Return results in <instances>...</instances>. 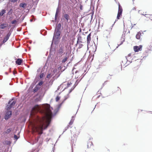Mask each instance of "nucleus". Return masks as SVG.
<instances>
[{"label": "nucleus", "instance_id": "obj_1", "mask_svg": "<svg viewBox=\"0 0 152 152\" xmlns=\"http://www.w3.org/2000/svg\"><path fill=\"white\" fill-rule=\"evenodd\" d=\"M52 108L48 104L35 105L32 109L30 116V124L33 132L42 133L47 128L53 116Z\"/></svg>", "mask_w": 152, "mask_h": 152}, {"label": "nucleus", "instance_id": "obj_2", "mask_svg": "<svg viewBox=\"0 0 152 152\" xmlns=\"http://www.w3.org/2000/svg\"><path fill=\"white\" fill-rule=\"evenodd\" d=\"M131 54H129L127 56L125 57L123 59L122 64L126 66L131 63V59L130 57Z\"/></svg>", "mask_w": 152, "mask_h": 152}, {"label": "nucleus", "instance_id": "obj_3", "mask_svg": "<svg viewBox=\"0 0 152 152\" xmlns=\"http://www.w3.org/2000/svg\"><path fill=\"white\" fill-rule=\"evenodd\" d=\"M12 100L10 101L7 106V109L8 110H10L15 105L16 102L13 101L12 102Z\"/></svg>", "mask_w": 152, "mask_h": 152}, {"label": "nucleus", "instance_id": "obj_4", "mask_svg": "<svg viewBox=\"0 0 152 152\" xmlns=\"http://www.w3.org/2000/svg\"><path fill=\"white\" fill-rule=\"evenodd\" d=\"M60 35V30H55V31L54 33L53 39L54 40L55 39H58L59 38Z\"/></svg>", "mask_w": 152, "mask_h": 152}, {"label": "nucleus", "instance_id": "obj_5", "mask_svg": "<svg viewBox=\"0 0 152 152\" xmlns=\"http://www.w3.org/2000/svg\"><path fill=\"white\" fill-rule=\"evenodd\" d=\"M64 53V47H60V48L57 51V56L59 57L61 56Z\"/></svg>", "mask_w": 152, "mask_h": 152}, {"label": "nucleus", "instance_id": "obj_6", "mask_svg": "<svg viewBox=\"0 0 152 152\" xmlns=\"http://www.w3.org/2000/svg\"><path fill=\"white\" fill-rule=\"evenodd\" d=\"M142 46L141 45L139 46H136L134 47V50L135 52H138L142 50Z\"/></svg>", "mask_w": 152, "mask_h": 152}, {"label": "nucleus", "instance_id": "obj_7", "mask_svg": "<svg viewBox=\"0 0 152 152\" xmlns=\"http://www.w3.org/2000/svg\"><path fill=\"white\" fill-rule=\"evenodd\" d=\"M12 114V112L11 111H8L6 113V115L4 117V119L6 120H7L9 118L11 117Z\"/></svg>", "mask_w": 152, "mask_h": 152}, {"label": "nucleus", "instance_id": "obj_8", "mask_svg": "<svg viewBox=\"0 0 152 152\" xmlns=\"http://www.w3.org/2000/svg\"><path fill=\"white\" fill-rule=\"evenodd\" d=\"M11 35V33L10 32H9L6 36L4 37L3 41L2 42L3 43H5L6 42L7 40L9 39V38Z\"/></svg>", "mask_w": 152, "mask_h": 152}, {"label": "nucleus", "instance_id": "obj_9", "mask_svg": "<svg viewBox=\"0 0 152 152\" xmlns=\"http://www.w3.org/2000/svg\"><path fill=\"white\" fill-rule=\"evenodd\" d=\"M7 26L8 25L7 23H2L0 25V28L3 29L7 27Z\"/></svg>", "mask_w": 152, "mask_h": 152}, {"label": "nucleus", "instance_id": "obj_10", "mask_svg": "<svg viewBox=\"0 0 152 152\" xmlns=\"http://www.w3.org/2000/svg\"><path fill=\"white\" fill-rule=\"evenodd\" d=\"M22 62V60L20 58H18L16 61V64L18 65H20Z\"/></svg>", "mask_w": 152, "mask_h": 152}, {"label": "nucleus", "instance_id": "obj_11", "mask_svg": "<svg viewBox=\"0 0 152 152\" xmlns=\"http://www.w3.org/2000/svg\"><path fill=\"white\" fill-rule=\"evenodd\" d=\"M53 80H51L49 83H47L46 84V86L48 87V88L50 87L53 83Z\"/></svg>", "mask_w": 152, "mask_h": 152}, {"label": "nucleus", "instance_id": "obj_12", "mask_svg": "<svg viewBox=\"0 0 152 152\" xmlns=\"http://www.w3.org/2000/svg\"><path fill=\"white\" fill-rule=\"evenodd\" d=\"M122 9L121 7L120 6L119 4L118 5V13L122 14Z\"/></svg>", "mask_w": 152, "mask_h": 152}, {"label": "nucleus", "instance_id": "obj_13", "mask_svg": "<svg viewBox=\"0 0 152 152\" xmlns=\"http://www.w3.org/2000/svg\"><path fill=\"white\" fill-rule=\"evenodd\" d=\"M91 40V34H89L87 37V43L88 44L90 43Z\"/></svg>", "mask_w": 152, "mask_h": 152}, {"label": "nucleus", "instance_id": "obj_14", "mask_svg": "<svg viewBox=\"0 0 152 152\" xmlns=\"http://www.w3.org/2000/svg\"><path fill=\"white\" fill-rule=\"evenodd\" d=\"M6 10H2L0 12V17L2 16L6 12Z\"/></svg>", "mask_w": 152, "mask_h": 152}, {"label": "nucleus", "instance_id": "obj_15", "mask_svg": "<svg viewBox=\"0 0 152 152\" xmlns=\"http://www.w3.org/2000/svg\"><path fill=\"white\" fill-rule=\"evenodd\" d=\"M61 24L58 23L57 25V26H56L55 30H60L61 29Z\"/></svg>", "mask_w": 152, "mask_h": 152}, {"label": "nucleus", "instance_id": "obj_16", "mask_svg": "<svg viewBox=\"0 0 152 152\" xmlns=\"http://www.w3.org/2000/svg\"><path fill=\"white\" fill-rule=\"evenodd\" d=\"M141 32H138L136 35V38L137 39H139L140 38V36L141 35Z\"/></svg>", "mask_w": 152, "mask_h": 152}, {"label": "nucleus", "instance_id": "obj_17", "mask_svg": "<svg viewBox=\"0 0 152 152\" xmlns=\"http://www.w3.org/2000/svg\"><path fill=\"white\" fill-rule=\"evenodd\" d=\"M26 5V4L23 3H21L20 4V7L23 8H25Z\"/></svg>", "mask_w": 152, "mask_h": 152}, {"label": "nucleus", "instance_id": "obj_18", "mask_svg": "<svg viewBox=\"0 0 152 152\" xmlns=\"http://www.w3.org/2000/svg\"><path fill=\"white\" fill-rule=\"evenodd\" d=\"M64 18L66 20L67 22H68V19H69V15L67 14L64 15Z\"/></svg>", "mask_w": 152, "mask_h": 152}, {"label": "nucleus", "instance_id": "obj_19", "mask_svg": "<svg viewBox=\"0 0 152 152\" xmlns=\"http://www.w3.org/2000/svg\"><path fill=\"white\" fill-rule=\"evenodd\" d=\"M62 103L60 104H58V105H57V108H56L57 109H56V111H58L59 109H60V108L61 106L62 105Z\"/></svg>", "mask_w": 152, "mask_h": 152}, {"label": "nucleus", "instance_id": "obj_20", "mask_svg": "<svg viewBox=\"0 0 152 152\" xmlns=\"http://www.w3.org/2000/svg\"><path fill=\"white\" fill-rule=\"evenodd\" d=\"M13 11V10L12 9H10L9 11L7 13V14L10 15L11 14H12Z\"/></svg>", "mask_w": 152, "mask_h": 152}, {"label": "nucleus", "instance_id": "obj_21", "mask_svg": "<svg viewBox=\"0 0 152 152\" xmlns=\"http://www.w3.org/2000/svg\"><path fill=\"white\" fill-rule=\"evenodd\" d=\"M140 14L141 15H144L145 17H146L147 18H149L150 16H151V15H149L144 14L142 13H140Z\"/></svg>", "mask_w": 152, "mask_h": 152}, {"label": "nucleus", "instance_id": "obj_22", "mask_svg": "<svg viewBox=\"0 0 152 152\" xmlns=\"http://www.w3.org/2000/svg\"><path fill=\"white\" fill-rule=\"evenodd\" d=\"M11 131L10 129H8L5 132L6 134L9 133Z\"/></svg>", "mask_w": 152, "mask_h": 152}, {"label": "nucleus", "instance_id": "obj_23", "mask_svg": "<svg viewBox=\"0 0 152 152\" xmlns=\"http://www.w3.org/2000/svg\"><path fill=\"white\" fill-rule=\"evenodd\" d=\"M68 58L67 57H65L64 58V59H63L62 60V62L64 63L66 61Z\"/></svg>", "mask_w": 152, "mask_h": 152}, {"label": "nucleus", "instance_id": "obj_24", "mask_svg": "<svg viewBox=\"0 0 152 152\" xmlns=\"http://www.w3.org/2000/svg\"><path fill=\"white\" fill-rule=\"evenodd\" d=\"M18 21L16 20H14L11 23L12 24H14L16 23Z\"/></svg>", "mask_w": 152, "mask_h": 152}, {"label": "nucleus", "instance_id": "obj_25", "mask_svg": "<svg viewBox=\"0 0 152 152\" xmlns=\"http://www.w3.org/2000/svg\"><path fill=\"white\" fill-rule=\"evenodd\" d=\"M51 77V74H48L47 76V77L48 78H50Z\"/></svg>", "mask_w": 152, "mask_h": 152}, {"label": "nucleus", "instance_id": "obj_26", "mask_svg": "<svg viewBox=\"0 0 152 152\" xmlns=\"http://www.w3.org/2000/svg\"><path fill=\"white\" fill-rule=\"evenodd\" d=\"M43 76H44L43 73H41L39 77L40 78H42V77H43Z\"/></svg>", "mask_w": 152, "mask_h": 152}, {"label": "nucleus", "instance_id": "obj_27", "mask_svg": "<svg viewBox=\"0 0 152 152\" xmlns=\"http://www.w3.org/2000/svg\"><path fill=\"white\" fill-rule=\"evenodd\" d=\"M121 15V14H119L118 13L117 16V18L118 19H119V17L120 16V15Z\"/></svg>", "mask_w": 152, "mask_h": 152}, {"label": "nucleus", "instance_id": "obj_28", "mask_svg": "<svg viewBox=\"0 0 152 152\" xmlns=\"http://www.w3.org/2000/svg\"><path fill=\"white\" fill-rule=\"evenodd\" d=\"M60 99V97L58 96H57L56 97V101H58Z\"/></svg>", "mask_w": 152, "mask_h": 152}, {"label": "nucleus", "instance_id": "obj_29", "mask_svg": "<svg viewBox=\"0 0 152 152\" xmlns=\"http://www.w3.org/2000/svg\"><path fill=\"white\" fill-rule=\"evenodd\" d=\"M124 39L123 38V40H122V41H121V43L119 44V45H118V46L117 47H116V48H117L118 47V46H119V45H121L123 42H124Z\"/></svg>", "mask_w": 152, "mask_h": 152}, {"label": "nucleus", "instance_id": "obj_30", "mask_svg": "<svg viewBox=\"0 0 152 152\" xmlns=\"http://www.w3.org/2000/svg\"><path fill=\"white\" fill-rule=\"evenodd\" d=\"M42 84L43 82L42 81H41L39 83L38 85L39 86H41L42 85Z\"/></svg>", "mask_w": 152, "mask_h": 152}, {"label": "nucleus", "instance_id": "obj_31", "mask_svg": "<svg viewBox=\"0 0 152 152\" xmlns=\"http://www.w3.org/2000/svg\"><path fill=\"white\" fill-rule=\"evenodd\" d=\"M58 12H59V10H58V8H57L56 10V15H58Z\"/></svg>", "mask_w": 152, "mask_h": 152}, {"label": "nucleus", "instance_id": "obj_32", "mask_svg": "<svg viewBox=\"0 0 152 152\" xmlns=\"http://www.w3.org/2000/svg\"><path fill=\"white\" fill-rule=\"evenodd\" d=\"M14 138L16 139V140H17L18 139V136L16 135H15L14 136Z\"/></svg>", "mask_w": 152, "mask_h": 152}, {"label": "nucleus", "instance_id": "obj_33", "mask_svg": "<svg viewBox=\"0 0 152 152\" xmlns=\"http://www.w3.org/2000/svg\"><path fill=\"white\" fill-rule=\"evenodd\" d=\"M74 118H75V116H73L72 117V118L71 120V121H74Z\"/></svg>", "mask_w": 152, "mask_h": 152}, {"label": "nucleus", "instance_id": "obj_34", "mask_svg": "<svg viewBox=\"0 0 152 152\" xmlns=\"http://www.w3.org/2000/svg\"><path fill=\"white\" fill-rule=\"evenodd\" d=\"M73 121H70V122L69 123V125H72V124L73 123Z\"/></svg>", "mask_w": 152, "mask_h": 152}, {"label": "nucleus", "instance_id": "obj_35", "mask_svg": "<svg viewBox=\"0 0 152 152\" xmlns=\"http://www.w3.org/2000/svg\"><path fill=\"white\" fill-rule=\"evenodd\" d=\"M80 38H81V37L79 36L78 37V38H77L78 40H77V43H78V42L79 40L80 39Z\"/></svg>", "mask_w": 152, "mask_h": 152}, {"label": "nucleus", "instance_id": "obj_36", "mask_svg": "<svg viewBox=\"0 0 152 152\" xmlns=\"http://www.w3.org/2000/svg\"><path fill=\"white\" fill-rule=\"evenodd\" d=\"M69 97L68 94L67 95V97H66V96L65 97V99L64 100H65L66 99Z\"/></svg>", "mask_w": 152, "mask_h": 152}, {"label": "nucleus", "instance_id": "obj_37", "mask_svg": "<svg viewBox=\"0 0 152 152\" xmlns=\"http://www.w3.org/2000/svg\"><path fill=\"white\" fill-rule=\"evenodd\" d=\"M57 17H58V15H56V14L55 15V20H56L57 19Z\"/></svg>", "mask_w": 152, "mask_h": 152}, {"label": "nucleus", "instance_id": "obj_38", "mask_svg": "<svg viewBox=\"0 0 152 152\" xmlns=\"http://www.w3.org/2000/svg\"><path fill=\"white\" fill-rule=\"evenodd\" d=\"M18 0H11V1L12 2H15L17 1Z\"/></svg>", "mask_w": 152, "mask_h": 152}, {"label": "nucleus", "instance_id": "obj_39", "mask_svg": "<svg viewBox=\"0 0 152 152\" xmlns=\"http://www.w3.org/2000/svg\"><path fill=\"white\" fill-rule=\"evenodd\" d=\"M62 84H61L60 85V86H59L58 87V88L57 89L58 90H59L60 88H61V86H62Z\"/></svg>", "mask_w": 152, "mask_h": 152}, {"label": "nucleus", "instance_id": "obj_40", "mask_svg": "<svg viewBox=\"0 0 152 152\" xmlns=\"http://www.w3.org/2000/svg\"><path fill=\"white\" fill-rule=\"evenodd\" d=\"M83 45H80V47L81 48V47Z\"/></svg>", "mask_w": 152, "mask_h": 152}, {"label": "nucleus", "instance_id": "obj_41", "mask_svg": "<svg viewBox=\"0 0 152 152\" xmlns=\"http://www.w3.org/2000/svg\"><path fill=\"white\" fill-rule=\"evenodd\" d=\"M113 25L112 26V27H111V29H112V27H113Z\"/></svg>", "mask_w": 152, "mask_h": 152}, {"label": "nucleus", "instance_id": "obj_42", "mask_svg": "<svg viewBox=\"0 0 152 152\" xmlns=\"http://www.w3.org/2000/svg\"><path fill=\"white\" fill-rule=\"evenodd\" d=\"M71 90L69 92V94L71 92Z\"/></svg>", "mask_w": 152, "mask_h": 152}, {"label": "nucleus", "instance_id": "obj_43", "mask_svg": "<svg viewBox=\"0 0 152 152\" xmlns=\"http://www.w3.org/2000/svg\"><path fill=\"white\" fill-rule=\"evenodd\" d=\"M133 10H135V8H133Z\"/></svg>", "mask_w": 152, "mask_h": 152}, {"label": "nucleus", "instance_id": "obj_44", "mask_svg": "<svg viewBox=\"0 0 152 152\" xmlns=\"http://www.w3.org/2000/svg\"><path fill=\"white\" fill-rule=\"evenodd\" d=\"M140 10H139V11H138V12H139V13H140Z\"/></svg>", "mask_w": 152, "mask_h": 152}, {"label": "nucleus", "instance_id": "obj_45", "mask_svg": "<svg viewBox=\"0 0 152 152\" xmlns=\"http://www.w3.org/2000/svg\"><path fill=\"white\" fill-rule=\"evenodd\" d=\"M2 45V44H1V45H0V46H1Z\"/></svg>", "mask_w": 152, "mask_h": 152}, {"label": "nucleus", "instance_id": "obj_46", "mask_svg": "<svg viewBox=\"0 0 152 152\" xmlns=\"http://www.w3.org/2000/svg\"><path fill=\"white\" fill-rule=\"evenodd\" d=\"M32 20H30V21H32Z\"/></svg>", "mask_w": 152, "mask_h": 152}, {"label": "nucleus", "instance_id": "obj_47", "mask_svg": "<svg viewBox=\"0 0 152 152\" xmlns=\"http://www.w3.org/2000/svg\"><path fill=\"white\" fill-rule=\"evenodd\" d=\"M109 32V34H110V31H109V32Z\"/></svg>", "mask_w": 152, "mask_h": 152}]
</instances>
